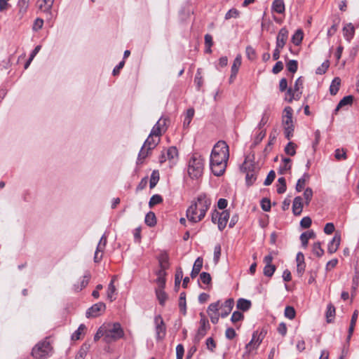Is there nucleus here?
I'll list each match as a JSON object with an SVG mask.
<instances>
[{
	"mask_svg": "<svg viewBox=\"0 0 359 359\" xmlns=\"http://www.w3.org/2000/svg\"><path fill=\"white\" fill-rule=\"evenodd\" d=\"M276 269V267L273 264L265 265L263 270L264 275L267 277H271L273 275Z\"/></svg>",
	"mask_w": 359,
	"mask_h": 359,
	"instance_id": "obj_44",
	"label": "nucleus"
},
{
	"mask_svg": "<svg viewBox=\"0 0 359 359\" xmlns=\"http://www.w3.org/2000/svg\"><path fill=\"white\" fill-rule=\"evenodd\" d=\"M264 334L262 332L255 331L252 334V339L246 344L244 355H250L253 350H256L262 342Z\"/></svg>",
	"mask_w": 359,
	"mask_h": 359,
	"instance_id": "obj_7",
	"label": "nucleus"
},
{
	"mask_svg": "<svg viewBox=\"0 0 359 359\" xmlns=\"http://www.w3.org/2000/svg\"><path fill=\"white\" fill-rule=\"evenodd\" d=\"M163 201V198L161 196L158 194L153 195L149 202V205L150 208L153 207L155 205L159 204Z\"/></svg>",
	"mask_w": 359,
	"mask_h": 359,
	"instance_id": "obj_52",
	"label": "nucleus"
},
{
	"mask_svg": "<svg viewBox=\"0 0 359 359\" xmlns=\"http://www.w3.org/2000/svg\"><path fill=\"white\" fill-rule=\"evenodd\" d=\"M116 292V287L112 283H109L107 287V299L111 302L115 299L114 293Z\"/></svg>",
	"mask_w": 359,
	"mask_h": 359,
	"instance_id": "obj_42",
	"label": "nucleus"
},
{
	"mask_svg": "<svg viewBox=\"0 0 359 359\" xmlns=\"http://www.w3.org/2000/svg\"><path fill=\"white\" fill-rule=\"evenodd\" d=\"M144 222L149 226H154L156 224L155 214L153 212H149L145 216Z\"/></svg>",
	"mask_w": 359,
	"mask_h": 359,
	"instance_id": "obj_33",
	"label": "nucleus"
},
{
	"mask_svg": "<svg viewBox=\"0 0 359 359\" xmlns=\"http://www.w3.org/2000/svg\"><path fill=\"white\" fill-rule=\"evenodd\" d=\"M292 109L290 107H286L284 109L282 118V122L284 128L286 126L294 127L292 122Z\"/></svg>",
	"mask_w": 359,
	"mask_h": 359,
	"instance_id": "obj_13",
	"label": "nucleus"
},
{
	"mask_svg": "<svg viewBox=\"0 0 359 359\" xmlns=\"http://www.w3.org/2000/svg\"><path fill=\"white\" fill-rule=\"evenodd\" d=\"M219 308V301H217V302H215V303H212L209 305V306L208 308V313L209 314V313H210L212 314H216V313H217Z\"/></svg>",
	"mask_w": 359,
	"mask_h": 359,
	"instance_id": "obj_57",
	"label": "nucleus"
},
{
	"mask_svg": "<svg viewBox=\"0 0 359 359\" xmlns=\"http://www.w3.org/2000/svg\"><path fill=\"white\" fill-rule=\"evenodd\" d=\"M167 118L161 117L159 118V120L156 122V123L154 126L152 128L150 135H154V137H158L161 138V136L162 135V130L164 131L166 130V128H165L166 124Z\"/></svg>",
	"mask_w": 359,
	"mask_h": 359,
	"instance_id": "obj_11",
	"label": "nucleus"
},
{
	"mask_svg": "<svg viewBox=\"0 0 359 359\" xmlns=\"http://www.w3.org/2000/svg\"><path fill=\"white\" fill-rule=\"evenodd\" d=\"M55 0H43L42 3L39 5L40 8H44L43 11L50 12Z\"/></svg>",
	"mask_w": 359,
	"mask_h": 359,
	"instance_id": "obj_49",
	"label": "nucleus"
},
{
	"mask_svg": "<svg viewBox=\"0 0 359 359\" xmlns=\"http://www.w3.org/2000/svg\"><path fill=\"white\" fill-rule=\"evenodd\" d=\"M304 33L302 29H297L294 34L292 36V42L296 45L299 46L303 39Z\"/></svg>",
	"mask_w": 359,
	"mask_h": 359,
	"instance_id": "obj_31",
	"label": "nucleus"
},
{
	"mask_svg": "<svg viewBox=\"0 0 359 359\" xmlns=\"http://www.w3.org/2000/svg\"><path fill=\"white\" fill-rule=\"evenodd\" d=\"M200 279L203 283L206 285L210 284L212 280L210 274L207 272H202L200 274Z\"/></svg>",
	"mask_w": 359,
	"mask_h": 359,
	"instance_id": "obj_60",
	"label": "nucleus"
},
{
	"mask_svg": "<svg viewBox=\"0 0 359 359\" xmlns=\"http://www.w3.org/2000/svg\"><path fill=\"white\" fill-rule=\"evenodd\" d=\"M329 66H330L329 61L328 60L325 61L324 62L322 63V65L320 67H318L316 69V74H319V75H322V74H325L327 72Z\"/></svg>",
	"mask_w": 359,
	"mask_h": 359,
	"instance_id": "obj_51",
	"label": "nucleus"
},
{
	"mask_svg": "<svg viewBox=\"0 0 359 359\" xmlns=\"http://www.w3.org/2000/svg\"><path fill=\"white\" fill-rule=\"evenodd\" d=\"M291 168V159L285 158L283 159V164L280 166V172L283 174L284 172L290 170Z\"/></svg>",
	"mask_w": 359,
	"mask_h": 359,
	"instance_id": "obj_43",
	"label": "nucleus"
},
{
	"mask_svg": "<svg viewBox=\"0 0 359 359\" xmlns=\"http://www.w3.org/2000/svg\"><path fill=\"white\" fill-rule=\"evenodd\" d=\"M154 323L155 325L156 339L157 341L163 340L166 334V326L161 315H156L154 317Z\"/></svg>",
	"mask_w": 359,
	"mask_h": 359,
	"instance_id": "obj_9",
	"label": "nucleus"
},
{
	"mask_svg": "<svg viewBox=\"0 0 359 359\" xmlns=\"http://www.w3.org/2000/svg\"><path fill=\"white\" fill-rule=\"evenodd\" d=\"M203 170V159L194 154L189 161L188 173L191 178H198L202 175Z\"/></svg>",
	"mask_w": 359,
	"mask_h": 359,
	"instance_id": "obj_4",
	"label": "nucleus"
},
{
	"mask_svg": "<svg viewBox=\"0 0 359 359\" xmlns=\"http://www.w3.org/2000/svg\"><path fill=\"white\" fill-rule=\"evenodd\" d=\"M304 80L302 77H299L294 83L293 88H290L287 91L285 100L291 102L293 100H299L301 97L303 88Z\"/></svg>",
	"mask_w": 359,
	"mask_h": 359,
	"instance_id": "obj_6",
	"label": "nucleus"
},
{
	"mask_svg": "<svg viewBox=\"0 0 359 359\" xmlns=\"http://www.w3.org/2000/svg\"><path fill=\"white\" fill-rule=\"evenodd\" d=\"M179 308L180 311L185 315L187 311L186 294L181 292L179 298Z\"/></svg>",
	"mask_w": 359,
	"mask_h": 359,
	"instance_id": "obj_35",
	"label": "nucleus"
},
{
	"mask_svg": "<svg viewBox=\"0 0 359 359\" xmlns=\"http://www.w3.org/2000/svg\"><path fill=\"white\" fill-rule=\"evenodd\" d=\"M313 253L318 257H322L324 255V250L321 248V243L320 242L314 243L312 248Z\"/></svg>",
	"mask_w": 359,
	"mask_h": 359,
	"instance_id": "obj_40",
	"label": "nucleus"
},
{
	"mask_svg": "<svg viewBox=\"0 0 359 359\" xmlns=\"http://www.w3.org/2000/svg\"><path fill=\"white\" fill-rule=\"evenodd\" d=\"M271 9L277 13H283L285 10L283 0H274L272 3Z\"/></svg>",
	"mask_w": 359,
	"mask_h": 359,
	"instance_id": "obj_21",
	"label": "nucleus"
},
{
	"mask_svg": "<svg viewBox=\"0 0 359 359\" xmlns=\"http://www.w3.org/2000/svg\"><path fill=\"white\" fill-rule=\"evenodd\" d=\"M353 97L352 95H347V96L344 97L338 103V104L335 109V111H338L340 108H341L344 106L351 104L353 102Z\"/></svg>",
	"mask_w": 359,
	"mask_h": 359,
	"instance_id": "obj_29",
	"label": "nucleus"
},
{
	"mask_svg": "<svg viewBox=\"0 0 359 359\" xmlns=\"http://www.w3.org/2000/svg\"><path fill=\"white\" fill-rule=\"evenodd\" d=\"M261 207L264 211H269L271 210V201L267 198H264L261 201Z\"/></svg>",
	"mask_w": 359,
	"mask_h": 359,
	"instance_id": "obj_62",
	"label": "nucleus"
},
{
	"mask_svg": "<svg viewBox=\"0 0 359 359\" xmlns=\"http://www.w3.org/2000/svg\"><path fill=\"white\" fill-rule=\"evenodd\" d=\"M251 302L250 300L241 298L237 302V308L243 311L249 310Z\"/></svg>",
	"mask_w": 359,
	"mask_h": 359,
	"instance_id": "obj_26",
	"label": "nucleus"
},
{
	"mask_svg": "<svg viewBox=\"0 0 359 359\" xmlns=\"http://www.w3.org/2000/svg\"><path fill=\"white\" fill-rule=\"evenodd\" d=\"M105 245L98 243L95 255H94V262L98 263L101 261L103 256V252L105 249Z\"/></svg>",
	"mask_w": 359,
	"mask_h": 359,
	"instance_id": "obj_28",
	"label": "nucleus"
},
{
	"mask_svg": "<svg viewBox=\"0 0 359 359\" xmlns=\"http://www.w3.org/2000/svg\"><path fill=\"white\" fill-rule=\"evenodd\" d=\"M284 314L286 318L290 320H292L295 317L296 312L292 306H287L285 309Z\"/></svg>",
	"mask_w": 359,
	"mask_h": 359,
	"instance_id": "obj_50",
	"label": "nucleus"
},
{
	"mask_svg": "<svg viewBox=\"0 0 359 359\" xmlns=\"http://www.w3.org/2000/svg\"><path fill=\"white\" fill-rule=\"evenodd\" d=\"M229 212L227 210H224L219 212V218L218 220V228L220 231L223 230L227 224L229 219Z\"/></svg>",
	"mask_w": 359,
	"mask_h": 359,
	"instance_id": "obj_20",
	"label": "nucleus"
},
{
	"mask_svg": "<svg viewBox=\"0 0 359 359\" xmlns=\"http://www.w3.org/2000/svg\"><path fill=\"white\" fill-rule=\"evenodd\" d=\"M241 65V56L238 55L233 60V63L231 66V72L233 73V76H236L239 67Z\"/></svg>",
	"mask_w": 359,
	"mask_h": 359,
	"instance_id": "obj_36",
	"label": "nucleus"
},
{
	"mask_svg": "<svg viewBox=\"0 0 359 359\" xmlns=\"http://www.w3.org/2000/svg\"><path fill=\"white\" fill-rule=\"evenodd\" d=\"M86 329V326L83 324H81L78 329L73 333L72 339L73 340H78L80 339V335L82 332Z\"/></svg>",
	"mask_w": 359,
	"mask_h": 359,
	"instance_id": "obj_58",
	"label": "nucleus"
},
{
	"mask_svg": "<svg viewBox=\"0 0 359 359\" xmlns=\"http://www.w3.org/2000/svg\"><path fill=\"white\" fill-rule=\"evenodd\" d=\"M341 241V235L339 233H336L334 236L332 238V239L330 241L327 246V252L330 254L334 253L339 245Z\"/></svg>",
	"mask_w": 359,
	"mask_h": 359,
	"instance_id": "obj_16",
	"label": "nucleus"
},
{
	"mask_svg": "<svg viewBox=\"0 0 359 359\" xmlns=\"http://www.w3.org/2000/svg\"><path fill=\"white\" fill-rule=\"evenodd\" d=\"M303 210V203L301 196H296L292 204V212L294 215H299Z\"/></svg>",
	"mask_w": 359,
	"mask_h": 359,
	"instance_id": "obj_19",
	"label": "nucleus"
},
{
	"mask_svg": "<svg viewBox=\"0 0 359 359\" xmlns=\"http://www.w3.org/2000/svg\"><path fill=\"white\" fill-rule=\"evenodd\" d=\"M269 118V108L266 109L263 114L259 123L257 125V130H264V126L266 124Z\"/></svg>",
	"mask_w": 359,
	"mask_h": 359,
	"instance_id": "obj_32",
	"label": "nucleus"
},
{
	"mask_svg": "<svg viewBox=\"0 0 359 359\" xmlns=\"http://www.w3.org/2000/svg\"><path fill=\"white\" fill-rule=\"evenodd\" d=\"M104 329H105V327H103V325L100 327V328L97 330V332L95 333V334L94 336L95 341H98L101 337H103V339L105 341Z\"/></svg>",
	"mask_w": 359,
	"mask_h": 359,
	"instance_id": "obj_55",
	"label": "nucleus"
},
{
	"mask_svg": "<svg viewBox=\"0 0 359 359\" xmlns=\"http://www.w3.org/2000/svg\"><path fill=\"white\" fill-rule=\"evenodd\" d=\"M160 268H168L169 266V257L168 255L165 252H161L158 257Z\"/></svg>",
	"mask_w": 359,
	"mask_h": 359,
	"instance_id": "obj_24",
	"label": "nucleus"
},
{
	"mask_svg": "<svg viewBox=\"0 0 359 359\" xmlns=\"http://www.w3.org/2000/svg\"><path fill=\"white\" fill-rule=\"evenodd\" d=\"M105 327V342L111 343L122 338L124 336L123 330L118 323L103 324Z\"/></svg>",
	"mask_w": 359,
	"mask_h": 359,
	"instance_id": "obj_3",
	"label": "nucleus"
},
{
	"mask_svg": "<svg viewBox=\"0 0 359 359\" xmlns=\"http://www.w3.org/2000/svg\"><path fill=\"white\" fill-rule=\"evenodd\" d=\"M210 325L208 320L205 317L201 318L200 320V327L198 329L196 338L198 340L202 339L205 335Z\"/></svg>",
	"mask_w": 359,
	"mask_h": 359,
	"instance_id": "obj_14",
	"label": "nucleus"
},
{
	"mask_svg": "<svg viewBox=\"0 0 359 359\" xmlns=\"http://www.w3.org/2000/svg\"><path fill=\"white\" fill-rule=\"evenodd\" d=\"M247 57L249 60H253L256 58L255 50L250 46L246 47L245 49Z\"/></svg>",
	"mask_w": 359,
	"mask_h": 359,
	"instance_id": "obj_59",
	"label": "nucleus"
},
{
	"mask_svg": "<svg viewBox=\"0 0 359 359\" xmlns=\"http://www.w3.org/2000/svg\"><path fill=\"white\" fill-rule=\"evenodd\" d=\"M160 141V137L149 134L143 145L148 148V150H153L159 144Z\"/></svg>",
	"mask_w": 359,
	"mask_h": 359,
	"instance_id": "obj_18",
	"label": "nucleus"
},
{
	"mask_svg": "<svg viewBox=\"0 0 359 359\" xmlns=\"http://www.w3.org/2000/svg\"><path fill=\"white\" fill-rule=\"evenodd\" d=\"M194 109L193 108H189L187 110L185 114V116L183 121L184 128H188L191 120L194 116Z\"/></svg>",
	"mask_w": 359,
	"mask_h": 359,
	"instance_id": "obj_27",
	"label": "nucleus"
},
{
	"mask_svg": "<svg viewBox=\"0 0 359 359\" xmlns=\"http://www.w3.org/2000/svg\"><path fill=\"white\" fill-rule=\"evenodd\" d=\"M344 35L346 37H352L354 34V27L351 23L347 24L344 27Z\"/></svg>",
	"mask_w": 359,
	"mask_h": 359,
	"instance_id": "obj_54",
	"label": "nucleus"
},
{
	"mask_svg": "<svg viewBox=\"0 0 359 359\" xmlns=\"http://www.w3.org/2000/svg\"><path fill=\"white\" fill-rule=\"evenodd\" d=\"M335 315V308L332 304L327 306V312H326V318L327 323H331L332 321V318Z\"/></svg>",
	"mask_w": 359,
	"mask_h": 359,
	"instance_id": "obj_46",
	"label": "nucleus"
},
{
	"mask_svg": "<svg viewBox=\"0 0 359 359\" xmlns=\"http://www.w3.org/2000/svg\"><path fill=\"white\" fill-rule=\"evenodd\" d=\"M106 309V305L103 302H98L93 304L90 308H89L86 313L87 318H95L104 312Z\"/></svg>",
	"mask_w": 359,
	"mask_h": 359,
	"instance_id": "obj_10",
	"label": "nucleus"
},
{
	"mask_svg": "<svg viewBox=\"0 0 359 359\" xmlns=\"http://www.w3.org/2000/svg\"><path fill=\"white\" fill-rule=\"evenodd\" d=\"M309 174L304 173V175L297 180L296 187H295L296 191L297 192H300L304 189L305 183H306V179H309Z\"/></svg>",
	"mask_w": 359,
	"mask_h": 359,
	"instance_id": "obj_34",
	"label": "nucleus"
},
{
	"mask_svg": "<svg viewBox=\"0 0 359 359\" xmlns=\"http://www.w3.org/2000/svg\"><path fill=\"white\" fill-rule=\"evenodd\" d=\"M313 191L311 188L307 187L304 192V197L306 201V203L308 205L312 199Z\"/></svg>",
	"mask_w": 359,
	"mask_h": 359,
	"instance_id": "obj_61",
	"label": "nucleus"
},
{
	"mask_svg": "<svg viewBox=\"0 0 359 359\" xmlns=\"http://www.w3.org/2000/svg\"><path fill=\"white\" fill-rule=\"evenodd\" d=\"M52 347L48 339L39 341L32 351V355L36 359H46L51 355Z\"/></svg>",
	"mask_w": 359,
	"mask_h": 359,
	"instance_id": "obj_5",
	"label": "nucleus"
},
{
	"mask_svg": "<svg viewBox=\"0 0 359 359\" xmlns=\"http://www.w3.org/2000/svg\"><path fill=\"white\" fill-rule=\"evenodd\" d=\"M277 184V193L279 194H283L286 191V182L285 179L283 177H279Z\"/></svg>",
	"mask_w": 359,
	"mask_h": 359,
	"instance_id": "obj_41",
	"label": "nucleus"
},
{
	"mask_svg": "<svg viewBox=\"0 0 359 359\" xmlns=\"http://www.w3.org/2000/svg\"><path fill=\"white\" fill-rule=\"evenodd\" d=\"M334 158L337 161L346 160L347 158L346 150L344 148L335 149Z\"/></svg>",
	"mask_w": 359,
	"mask_h": 359,
	"instance_id": "obj_37",
	"label": "nucleus"
},
{
	"mask_svg": "<svg viewBox=\"0 0 359 359\" xmlns=\"http://www.w3.org/2000/svg\"><path fill=\"white\" fill-rule=\"evenodd\" d=\"M259 130L258 133L256 135V137H255L253 143H252V146H254V147L259 144L266 135L265 130Z\"/></svg>",
	"mask_w": 359,
	"mask_h": 359,
	"instance_id": "obj_47",
	"label": "nucleus"
},
{
	"mask_svg": "<svg viewBox=\"0 0 359 359\" xmlns=\"http://www.w3.org/2000/svg\"><path fill=\"white\" fill-rule=\"evenodd\" d=\"M91 278L90 273L89 271H87L85 275L83 276L82 280L80 283H75L73 285V290L78 292L85 288L89 283L90 279Z\"/></svg>",
	"mask_w": 359,
	"mask_h": 359,
	"instance_id": "obj_17",
	"label": "nucleus"
},
{
	"mask_svg": "<svg viewBox=\"0 0 359 359\" xmlns=\"http://www.w3.org/2000/svg\"><path fill=\"white\" fill-rule=\"evenodd\" d=\"M255 165L247 161L246 160L243 162L241 166V170L245 173V181L248 186L252 185L256 180L257 176L254 170Z\"/></svg>",
	"mask_w": 359,
	"mask_h": 359,
	"instance_id": "obj_8",
	"label": "nucleus"
},
{
	"mask_svg": "<svg viewBox=\"0 0 359 359\" xmlns=\"http://www.w3.org/2000/svg\"><path fill=\"white\" fill-rule=\"evenodd\" d=\"M210 205L211 200L206 194H201L198 195L187 210V217L189 221L193 223L201 221L205 216Z\"/></svg>",
	"mask_w": 359,
	"mask_h": 359,
	"instance_id": "obj_2",
	"label": "nucleus"
},
{
	"mask_svg": "<svg viewBox=\"0 0 359 359\" xmlns=\"http://www.w3.org/2000/svg\"><path fill=\"white\" fill-rule=\"evenodd\" d=\"M178 151L176 147H170L166 151L167 158L170 161H173L177 158Z\"/></svg>",
	"mask_w": 359,
	"mask_h": 359,
	"instance_id": "obj_39",
	"label": "nucleus"
},
{
	"mask_svg": "<svg viewBox=\"0 0 359 359\" xmlns=\"http://www.w3.org/2000/svg\"><path fill=\"white\" fill-rule=\"evenodd\" d=\"M275 177H276L275 172L273 170H271L269 172L266 178L265 179L264 184L265 186H269V185L271 184V183L273 182L274 179H275Z\"/></svg>",
	"mask_w": 359,
	"mask_h": 359,
	"instance_id": "obj_63",
	"label": "nucleus"
},
{
	"mask_svg": "<svg viewBox=\"0 0 359 359\" xmlns=\"http://www.w3.org/2000/svg\"><path fill=\"white\" fill-rule=\"evenodd\" d=\"M159 172L158 170H153L151 175L150 177V182H149V187L150 189H153L155 187L156 184L158 183L159 180Z\"/></svg>",
	"mask_w": 359,
	"mask_h": 359,
	"instance_id": "obj_38",
	"label": "nucleus"
},
{
	"mask_svg": "<svg viewBox=\"0 0 359 359\" xmlns=\"http://www.w3.org/2000/svg\"><path fill=\"white\" fill-rule=\"evenodd\" d=\"M296 144L290 142L285 147V152L290 156H294L296 154Z\"/></svg>",
	"mask_w": 359,
	"mask_h": 359,
	"instance_id": "obj_48",
	"label": "nucleus"
},
{
	"mask_svg": "<svg viewBox=\"0 0 359 359\" xmlns=\"http://www.w3.org/2000/svg\"><path fill=\"white\" fill-rule=\"evenodd\" d=\"M229 158V146L224 141L217 142L211 152L210 165L215 176L222 175L226 168Z\"/></svg>",
	"mask_w": 359,
	"mask_h": 359,
	"instance_id": "obj_1",
	"label": "nucleus"
},
{
	"mask_svg": "<svg viewBox=\"0 0 359 359\" xmlns=\"http://www.w3.org/2000/svg\"><path fill=\"white\" fill-rule=\"evenodd\" d=\"M220 255H221V245L219 244H217L214 248L213 261L215 264H217L219 262Z\"/></svg>",
	"mask_w": 359,
	"mask_h": 359,
	"instance_id": "obj_53",
	"label": "nucleus"
},
{
	"mask_svg": "<svg viewBox=\"0 0 359 359\" xmlns=\"http://www.w3.org/2000/svg\"><path fill=\"white\" fill-rule=\"evenodd\" d=\"M88 347L87 346H82L78 353L76 355V359H84L86 355Z\"/></svg>",
	"mask_w": 359,
	"mask_h": 359,
	"instance_id": "obj_64",
	"label": "nucleus"
},
{
	"mask_svg": "<svg viewBox=\"0 0 359 359\" xmlns=\"http://www.w3.org/2000/svg\"><path fill=\"white\" fill-rule=\"evenodd\" d=\"M151 150H148V148L142 145L137 156V164H142L144 160L151 154Z\"/></svg>",
	"mask_w": 359,
	"mask_h": 359,
	"instance_id": "obj_23",
	"label": "nucleus"
},
{
	"mask_svg": "<svg viewBox=\"0 0 359 359\" xmlns=\"http://www.w3.org/2000/svg\"><path fill=\"white\" fill-rule=\"evenodd\" d=\"M316 237V233L313 230L304 232L300 236V240L302 242V245L304 248H306L308 245L309 240L310 238H314Z\"/></svg>",
	"mask_w": 359,
	"mask_h": 359,
	"instance_id": "obj_22",
	"label": "nucleus"
},
{
	"mask_svg": "<svg viewBox=\"0 0 359 359\" xmlns=\"http://www.w3.org/2000/svg\"><path fill=\"white\" fill-rule=\"evenodd\" d=\"M244 318L243 314L238 311H236L233 313L231 317V321L233 323H236L240 320H242Z\"/></svg>",
	"mask_w": 359,
	"mask_h": 359,
	"instance_id": "obj_56",
	"label": "nucleus"
},
{
	"mask_svg": "<svg viewBox=\"0 0 359 359\" xmlns=\"http://www.w3.org/2000/svg\"><path fill=\"white\" fill-rule=\"evenodd\" d=\"M164 288H156V297L158 300L159 304L161 306H163L165 303V301L168 298V296L165 291L163 290Z\"/></svg>",
	"mask_w": 359,
	"mask_h": 359,
	"instance_id": "obj_30",
	"label": "nucleus"
},
{
	"mask_svg": "<svg viewBox=\"0 0 359 359\" xmlns=\"http://www.w3.org/2000/svg\"><path fill=\"white\" fill-rule=\"evenodd\" d=\"M341 85V79L339 77H335L331 84H330V93L331 95H335L339 90V86Z\"/></svg>",
	"mask_w": 359,
	"mask_h": 359,
	"instance_id": "obj_25",
	"label": "nucleus"
},
{
	"mask_svg": "<svg viewBox=\"0 0 359 359\" xmlns=\"http://www.w3.org/2000/svg\"><path fill=\"white\" fill-rule=\"evenodd\" d=\"M288 30L285 27L281 28L276 36V46L278 48H284L288 39Z\"/></svg>",
	"mask_w": 359,
	"mask_h": 359,
	"instance_id": "obj_12",
	"label": "nucleus"
},
{
	"mask_svg": "<svg viewBox=\"0 0 359 359\" xmlns=\"http://www.w3.org/2000/svg\"><path fill=\"white\" fill-rule=\"evenodd\" d=\"M286 67L290 72L295 73L298 68L297 61L295 60H290L286 63Z\"/></svg>",
	"mask_w": 359,
	"mask_h": 359,
	"instance_id": "obj_45",
	"label": "nucleus"
},
{
	"mask_svg": "<svg viewBox=\"0 0 359 359\" xmlns=\"http://www.w3.org/2000/svg\"><path fill=\"white\" fill-rule=\"evenodd\" d=\"M234 306V301L233 299L230 298L226 299L224 303L221 306V313L220 316L222 318L226 317L232 311Z\"/></svg>",
	"mask_w": 359,
	"mask_h": 359,
	"instance_id": "obj_15",
	"label": "nucleus"
}]
</instances>
